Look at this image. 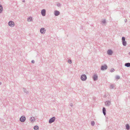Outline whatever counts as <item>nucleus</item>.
I'll list each match as a JSON object with an SVG mask.
<instances>
[{
	"instance_id": "nucleus-1",
	"label": "nucleus",
	"mask_w": 130,
	"mask_h": 130,
	"mask_svg": "<svg viewBox=\"0 0 130 130\" xmlns=\"http://www.w3.org/2000/svg\"><path fill=\"white\" fill-rule=\"evenodd\" d=\"M87 76L85 74H83L80 77V78L81 80L83 81H85L87 79Z\"/></svg>"
},
{
	"instance_id": "nucleus-2",
	"label": "nucleus",
	"mask_w": 130,
	"mask_h": 130,
	"mask_svg": "<svg viewBox=\"0 0 130 130\" xmlns=\"http://www.w3.org/2000/svg\"><path fill=\"white\" fill-rule=\"evenodd\" d=\"M125 38L124 37H122V42L123 45L124 46H126V45L127 43L125 41Z\"/></svg>"
},
{
	"instance_id": "nucleus-3",
	"label": "nucleus",
	"mask_w": 130,
	"mask_h": 130,
	"mask_svg": "<svg viewBox=\"0 0 130 130\" xmlns=\"http://www.w3.org/2000/svg\"><path fill=\"white\" fill-rule=\"evenodd\" d=\"M107 66L106 64H105L104 65L102 66L101 70H104L107 69Z\"/></svg>"
},
{
	"instance_id": "nucleus-4",
	"label": "nucleus",
	"mask_w": 130,
	"mask_h": 130,
	"mask_svg": "<svg viewBox=\"0 0 130 130\" xmlns=\"http://www.w3.org/2000/svg\"><path fill=\"white\" fill-rule=\"evenodd\" d=\"M26 120V118L24 116H22L20 119V121L22 122H24Z\"/></svg>"
},
{
	"instance_id": "nucleus-5",
	"label": "nucleus",
	"mask_w": 130,
	"mask_h": 130,
	"mask_svg": "<svg viewBox=\"0 0 130 130\" xmlns=\"http://www.w3.org/2000/svg\"><path fill=\"white\" fill-rule=\"evenodd\" d=\"M55 120V117H53L51 118L49 121V123L51 124L54 122Z\"/></svg>"
},
{
	"instance_id": "nucleus-6",
	"label": "nucleus",
	"mask_w": 130,
	"mask_h": 130,
	"mask_svg": "<svg viewBox=\"0 0 130 130\" xmlns=\"http://www.w3.org/2000/svg\"><path fill=\"white\" fill-rule=\"evenodd\" d=\"M8 25L11 27H13L14 26V22L12 21H10L8 23Z\"/></svg>"
},
{
	"instance_id": "nucleus-7",
	"label": "nucleus",
	"mask_w": 130,
	"mask_h": 130,
	"mask_svg": "<svg viewBox=\"0 0 130 130\" xmlns=\"http://www.w3.org/2000/svg\"><path fill=\"white\" fill-rule=\"evenodd\" d=\"M40 31L41 34H44L45 33L46 30L44 28H42L40 29Z\"/></svg>"
},
{
	"instance_id": "nucleus-8",
	"label": "nucleus",
	"mask_w": 130,
	"mask_h": 130,
	"mask_svg": "<svg viewBox=\"0 0 130 130\" xmlns=\"http://www.w3.org/2000/svg\"><path fill=\"white\" fill-rule=\"evenodd\" d=\"M46 10L45 9H43L41 11V15L43 16H44L46 15Z\"/></svg>"
},
{
	"instance_id": "nucleus-9",
	"label": "nucleus",
	"mask_w": 130,
	"mask_h": 130,
	"mask_svg": "<svg viewBox=\"0 0 130 130\" xmlns=\"http://www.w3.org/2000/svg\"><path fill=\"white\" fill-rule=\"evenodd\" d=\"M60 14V12L57 10H56L54 11V14L55 16H58Z\"/></svg>"
},
{
	"instance_id": "nucleus-10",
	"label": "nucleus",
	"mask_w": 130,
	"mask_h": 130,
	"mask_svg": "<svg viewBox=\"0 0 130 130\" xmlns=\"http://www.w3.org/2000/svg\"><path fill=\"white\" fill-rule=\"evenodd\" d=\"M105 105L107 106H110V102L109 101H107L105 102Z\"/></svg>"
},
{
	"instance_id": "nucleus-11",
	"label": "nucleus",
	"mask_w": 130,
	"mask_h": 130,
	"mask_svg": "<svg viewBox=\"0 0 130 130\" xmlns=\"http://www.w3.org/2000/svg\"><path fill=\"white\" fill-rule=\"evenodd\" d=\"M98 76L96 74H94L93 77V79L94 80H96L98 79Z\"/></svg>"
},
{
	"instance_id": "nucleus-12",
	"label": "nucleus",
	"mask_w": 130,
	"mask_h": 130,
	"mask_svg": "<svg viewBox=\"0 0 130 130\" xmlns=\"http://www.w3.org/2000/svg\"><path fill=\"white\" fill-rule=\"evenodd\" d=\"M107 53L109 55H111L113 53V51L111 50H109L107 51Z\"/></svg>"
},
{
	"instance_id": "nucleus-13",
	"label": "nucleus",
	"mask_w": 130,
	"mask_h": 130,
	"mask_svg": "<svg viewBox=\"0 0 130 130\" xmlns=\"http://www.w3.org/2000/svg\"><path fill=\"white\" fill-rule=\"evenodd\" d=\"M103 112L104 115H106V109L105 108L103 107Z\"/></svg>"
},
{
	"instance_id": "nucleus-14",
	"label": "nucleus",
	"mask_w": 130,
	"mask_h": 130,
	"mask_svg": "<svg viewBox=\"0 0 130 130\" xmlns=\"http://www.w3.org/2000/svg\"><path fill=\"white\" fill-rule=\"evenodd\" d=\"M23 91L25 93H26V94H29V92L25 88H23Z\"/></svg>"
},
{
	"instance_id": "nucleus-15",
	"label": "nucleus",
	"mask_w": 130,
	"mask_h": 130,
	"mask_svg": "<svg viewBox=\"0 0 130 130\" xmlns=\"http://www.w3.org/2000/svg\"><path fill=\"white\" fill-rule=\"evenodd\" d=\"M32 18L31 17H28L27 19V21L28 22H31L32 21Z\"/></svg>"
},
{
	"instance_id": "nucleus-16",
	"label": "nucleus",
	"mask_w": 130,
	"mask_h": 130,
	"mask_svg": "<svg viewBox=\"0 0 130 130\" xmlns=\"http://www.w3.org/2000/svg\"><path fill=\"white\" fill-rule=\"evenodd\" d=\"M34 130H38L39 127L37 125H35L34 127Z\"/></svg>"
},
{
	"instance_id": "nucleus-17",
	"label": "nucleus",
	"mask_w": 130,
	"mask_h": 130,
	"mask_svg": "<svg viewBox=\"0 0 130 130\" xmlns=\"http://www.w3.org/2000/svg\"><path fill=\"white\" fill-rule=\"evenodd\" d=\"M101 23H102V25H105V24L106 23V20L105 19L103 20L101 22Z\"/></svg>"
},
{
	"instance_id": "nucleus-18",
	"label": "nucleus",
	"mask_w": 130,
	"mask_h": 130,
	"mask_svg": "<svg viewBox=\"0 0 130 130\" xmlns=\"http://www.w3.org/2000/svg\"><path fill=\"white\" fill-rule=\"evenodd\" d=\"M125 66L127 67H130V63H126L125 64Z\"/></svg>"
},
{
	"instance_id": "nucleus-19",
	"label": "nucleus",
	"mask_w": 130,
	"mask_h": 130,
	"mask_svg": "<svg viewBox=\"0 0 130 130\" xmlns=\"http://www.w3.org/2000/svg\"><path fill=\"white\" fill-rule=\"evenodd\" d=\"M126 129L128 130L130 129V126L129 124H127L126 125Z\"/></svg>"
},
{
	"instance_id": "nucleus-20",
	"label": "nucleus",
	"mask_w": 130,
	"mask_h": 130,
	"mask_svg": "<svg viewBox=\"0 0 130 130\" xmlns=\"http://www.w3.org/2000/svg\"><path fill=\"white\" fill-rule=\"evenodd\" d=\"M35 120V118L34 117H31L30 118V120H31V122H33Z\"/></svg>"
},
{
	"instance_id": "nucleus-21",
	"label": "nucleus",
	"mask_w": 130,
	"mask_h": 130,
	"mask_svg": "<svg viewBox=\"0 0 130 130\" xmlns=\"http://www.w3.org/2000/svg\"><path fill=\"white\" fill-rule=\"evenodd\" d=\"M3 10V7L2 5H0V13Z\"/></svg>"
},
{
	"instance_id": "nucleus-22",
	"label": "nucleus",
	"mask_w": 130,
	"mask_h": 130,
	"mask_svg": "<svg viewBox=\"0 0 130 130\" xmlns=\"http://www.w3.org/2000/svg\"><path fill=\"white\" fill-rule=\"evenodd\" d=\"M91 124L92 126H94L95 124V122L94 121H92L91 122Z\"/></svg>"
},
{
	"instance_id": "nucleus-23",
	"label": "nucleus",
	"mask_w": 130,
	"mask_h": 130,
	"mask_svg": "<svg viewBox=\"0 0 130 130\" xmlns=\"http://www.w3.org/2000/svg\"><path fill=\"white\" fill-rule=\"evenodd\" d=\"M116 78L117 79H119L120 78V76L119 75H117L116 76Z\"/></svg>"
},
{
	"instance_id": "nucleus-24",
	"label": "nucleus",
	"mask_w": 130,
	"mask_h": 130,
	"mask_svg": "<svg viewBox=\"0 0 130 130\" xmlns=\"http://www.w3.org/2000/svg\"><path fill=\"white\" fill-rule=\"evenodd\" d=\"M110 87L111 89H113L114 88V86L113 85H111L110 86Z\"/></svg>"
},
{
	"instance_id": "nucleus-25",
	"label": "nucleus",
	"mask_w": 130,
	"mask_h": 130,
	"mask_svg": "<svg viewBox=\"0 0 130 130\" xmlns=\"http://www.w3.org/2000/svg\"><path fill=\"white\" fill-rule=\"evenodd\" d=\"M68 62L70 64H71L72 63V61L71 59H69L68 60Z\"/></svg>"
},
{
	"instance_id": "nucleus-26",
	"label": "nucleus",
	"mask_w": 130,
	"mask_h": 130,
	"mask_svg": "<svg viewBox=\"0 0 130 130\" xmlns=\"http://www.w3.org/2000/svg\"><path fill=\"white\" fill-rule=\"evenodd\" d=\"M115 71V69L113 68H112L110 70V72H112Z\"/></svg>"
},
{
	"instance_id": "nucleus-27",
	"label": "nucleus",
	"mask_w": 130,
	"mask_h": 130,
	"mask_svg": "<svg viewBox=\"0 0 130 130\" xmlns=\"http://www.w3.org/2000/svg\"><path fill=\"white\" fill-rule=\"evenodd\" d=\"M57 5L58 7H61V4L60 3H58L57 4Z\"/></svg>"
},
{
	"instance_id": "nucleus-28",
	"label": "nucleus",
	"mask_w": 130,
	"mask_h": 130,
	"mask_svg": "<svg viewBox=\"0 0 130 130\" xmlns=\"http://www.w3.org/2000/svg\"><path fill=\"white\" fill-rule=\"evenodd\" d=\"M70 105L71 107H72L73 106V104L72 103H71L70 104Z\"/></svg>"
},
{
	"instance_id": "nucleus-29",
	"label": "nucleus",
	"mask_w": 130,
	"mask_h": 130,
	"mask_svg": "<svg viewBox=\"0 0 130 130\" xmlns=\"http://www.w3.org/2000/svg\"><path fill=\"white\" fill-rule=\"evenodd\" d=\"M35 61L34 60H32L31 61V62L32 63H35Z\"/></svg>"
},
{
	"instance_id": "nucleus-30",
	"label": "nucleus",
	"mask_w": 130,
	"mask_h": 130,
	"mask_svg": "<svg viewBox=\"0 0 130 130\" xmlns=\"http://www.w3.org/2000/svg\"><path fill=\"white\" fill-rule=\"evenodd\" d=\"M125 22H126L127 21V20L126 19H125L124 20Z\"/></svg>"
},
{
	"instance_id": "nucleus-31",
	"label": "nucleus",
	"mask_w": 130,
	"mask_h": 130,
	"mask_svg": "<svg viewBox=\"0 0 130 130\" xmlns=\"http://www.w3.org/2000/svg\"><path fill=\"white\" fill-rule=\"evenodd\" d=\"M124 12L125 13H127V12L126 11H125Z\"/></svg>"
},
{
	"instance_id": "nucleus-32",
	"label": "nucleus",
	"mask_w": 130,
	"mask_h": 130,
	"mask_svg": "<svg viewBox=\"0 0 130 130\" xmlns=\"http://www.w3.org/2000/svg\"><path fill=\"white\" fill-rule=\"evenodd\" d=\"M22 1L23 2H25V1L24 0L23 1Z\"/></svg>"
},
{
	"instance_id": "nucleus-33",
	"label": "nucleus",
	"mask_w": 130,
	"mask_h": 130,
	"mask_svg": "<svg viewBox=\"0 0 130 130\" xmlns=\"http://www.w3.org/2000/svg\"><path fill=\"white\" fill-rule=\"evenodd\" d=\"M129 54L130 55V52L129 53Z\"/></svg>"
},
{
	"instance_id": "nucleus-34",
	"label": "nucleus",
	"mask_w": 130,
	"mask_h": 130,
	"mask_svg": "<svg viewBox=\"0 0 130 130\" xmlns=\"http://www.w3.org/2000/svg\"><path fill=\"white\" fill-rule=\"evenodd\" d=\"M1 84H2L0 82V85H1Z\"/></svg>"
},
{
	"instance_id": "nucleus-35",
	"label": "nucleus",
	"mask_w": 130,
	"mask_h": 130,
	"mask_svg": "<svg viewBox=\"0 0 130 130\" xmlns=\"http://www.w3.org/2000/svg\"><path fill=\"white\" fill-rule=\"evenodd\" d=\"M129 17H130V15H129Z\"/></svg>"
}]
</instances>
